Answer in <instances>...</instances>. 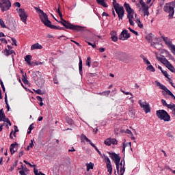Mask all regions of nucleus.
Masks as SVG:
<instances>
[{
    "label": "nucleus",
    "mask_w": 175,
    "mask_h": 175,
    "mask_svg": "<svg viewBox=\"0 0 175 175\" xmlns=\"http://www.w3.org/2000/svg\"><path fill=\"white\" fill-rule=\"evenodd\" d=\"M171 51L173 53V54L175 55V45H172L171 46Z\"/></svg>",
    "instance_id": "obj_52"
},
{
    "label": "nucleus",
    "mask_w": 175,
    "mask_h": 175,
    "mask_svg": "<svg viewBox=\"0 0 175 175\" xmlns=\"http://www.w3.org/2000/svg\"><path fill=\"white\" fill-rule=\"evenodd\" d=\"M110 35L111 36H116L117 35V31H114V30H112L110 33Z\"/></svg>",
    "instance_id": "obj_50"
},
{
    "label": "nucleus",
    "mask_w": 175,
    "mask_h": 175,
    "mask_svg": "<svg viewBox=\"0 0 175 175\" xmlns=\"http://www.w3.org/2000/svg\"><path fill=\"white\" fill-rule=\"evenodd\" d=\"M108 154H109V157L111 159H112V161H114L115 164L116 165L118 175H124V173H125V160H123L124 165H122V160L121 161V157L120 156V154L110 152H109Z\"/></svg>",
    "instance_id": "obj_1"
},
{
    "label": "nucleus",
    "mask_w": 175,
    "mask_h": 175,
    "mask_svg": "<svg viewBox=\"0 0 175 175\" xmlns=\"http://www.w3.org/2000/svg\"><path fill=\"white\" fill-rule=\"evenodd\" d=\"M66 121L68 125L70 126H75V121L72 120L70 118H66Z\"/></svg>",
    "instance_id": "obj_28"
},
{
    "label": "nucleus",
    "mask_w": 175,
    "mask_h": 175,
    "mask_svg": "<svg viewBox=\"0 0 175 175\" xmlns=\"http://www.w3.org/2000/svg\"><path fill=\"white\" fill-rule=\"evenodd\" d=\"M138 1L139 3V4L141 5L142 8H144V7L147 6L144 0H138Z\"/></svg>",
    "instance_id": "obj_45"
},
{
    "label": "nucleus",
    "mask_w": 175,
    "mask_h": 175,
    "mask_svg": "<svg viewBox=\"0 0 175 175\" xmlns=\"http://www.w3.org/2000/svg\"><path fill=\"white\" fill-rule=\"evenodd\" d=\"M128 29H129L130 32H132V33H134L136 36H139V33L135 30H133L132 28L129 27Z\"/></svg>",
    "instance_id": "obj_42"
},
{
    "label": "nucleus",
    "mask_w": 175,
    "mask_h": 175,
    "mask_svg": "<svg viewBox=\"0 0 175 175\" xmlns=\"http://www.w3.org/2000/svg\"><path fill=\"white\" fill-rule=\"evenodd\" d=\"M156 116L161 121H165V122H169L171 120L170 115L169 113L164 109H159L156 111Z\"/></svg>",
    "instance_id": "obj_4"
},
{
    "label": "nucleus",
    "mask_w": 175,
    "mask_h": 175,
    "mask_svg": "<svg viewBox=\"0 0 175 175\" xmlns=\"http://www.w3.org/2000/svg\"><path fill=\"white\" fill-rule=\"evenodd\" d=\"M96 2L98 3V5L103 6V8H108L109 7V5H107V3H106V1H105V0H96Z\"/></svg>",
    "instance_id": "obj_18"
},
{
    "label": "nucleus",
    "mask_w": 175,
    "mask_h": 175,
    "mask_svg": "<svg viewBox=\"0 0 175 175\" xmlns=\"http://www.w3.org/2000/svg\"><path fill=\"white\" fill-rule=\"evenodd\" d=\"M5 125H6V126H8V124H6L5 123H3L0 125V132H2V130L3 129V126H5Z\"/></svg>",
    "instance_id": "obj_53"
},
{
    "label": "nucleus",
    "mask_w": 175,
    "mask_h": 175,
    "mask_svg": "<svg viewBox=\"0 0 175 175\" xmlns=\"http://www.w3.org/2000/svg\"><path fill=\"white\" fill-rule=\"evenodd\" d=\"M22 81L26 85H29V81H28V77H27V74L23 75Z\"/></svg>",
    "instance_id": "obj_27"
},
{
    "label": "nucleus",
    "mask_w": 175,
    "mask_h": 175,
    "mask_svg": "<svg viewBox=\"0 0 175 175\" xmlns=\"http://www.w3.org/2000/svg\"><path fill=\"white\" fill-rule=\"evenodd\" d=\"M137 25H138L139 28H140L141 29H143L144 26H143V24L142 23V22H140V23H137Z\"/></svg>",
    "instance_id": "obj_62"
},
{
    "label": "nucleus",
    "mask_w": 175,
    "mask_h": 175,
    "mask_svg": "<svg viewBox=\"0 0 175 175\" xmlns=\"http://www.w3.org/2000/svg\"><path fill=\"white\" fill-rule=\"evenodd\" d=\"M148 5H145L142 7V11L144 12V16H150V12H148Z\"/></svg>",
    "instance_id": "obj_26"
},
{
    "label": "nucleus",
    "mask_w": 175,
    "mask_h": 175,
    "mask_svg": "<svg viewBox=\"0 0 175 175\" xmlns=\"http://www.w3.org/2000/svg\"><path fill=\"white\" fill-rule=\"evenodd\" d=\"M126 133L131 135L133 134V133H132V131L128 129L126 130Z\"/></svg>",
    "instance_id": "obj_58"
},
{
    "label": "nucleus",
    "mask_w": 175,
    "mask_h": 175,
    "mask_svg": "<svg viewBox=\"0 0 175 175\" xmlns=\"http://www.w3.org/2000/svg\"><path fill=\"white\" fill-rule=\"evenodd\" d=\"M36 99L37 100H39V102H43V98L40 97V96H37Z\"/></svg>",
    "instance_id": "obj_54"
},
{
    "label": "nucleus",
    "mask_w": 175,
    "mask_h": 175,
    "mask_svg": "<svg viewBox=\"0 0 175 175\" xmlns=\"http://www.w3.org/2000/svg\"><path fill=\"white\" fill-rule=\"evenodd\" d=\"M161 73H163V76H165V77H166V79L171 80L170 78H169V74H167V71L161 70Z\"/></svg>",
    "instance_id": "obj_41"
},
{
    "label": "nucleus",
    "mask_w": 175,
    "mask_h": 175,
    "mask_svg": "<svg viewBox=\"0 0 175 175\" xmlns=\"http://www.w3.org/2000/svg\"><path fill=\"white\" fill-rule=\"evenodd\" d=\"M157 85L158 87H160L161 90H163V91H165V92L166 93L169 89H167V88H166V86H165V85H162L161 83H160L159 82H157Z\"/></svg>",
    "instance_id": "obj_25"
},
{
    "label": "nucleus",
    "mask_w": 175,
    "mask_h": 175,
    "mask_svg": "<svg viewBox=\"0 0 175 175\" xmlns=\"http://www.w3.org/2000/svg\"><path fill=\"white\" fill-rule=\"evenodd\" d=\"M146 70H150V72H155V68L150 64L147 66Z\"/></svg>",
    "instance_id": "obj_37"
},
{
    "label": "nucleus",
    "mask_w": 175,
    "mask_h": 175,
    "mask_svg": "<svg viewBox=\"0 0 175 175\" xmlns=\"http://www.w3.org/2000/svg\"><path fill=\"white\" fill-rule=\"evenodd\" d=\"M131 140H133L134 143H136V137H135L133 134H131Z\"/></svg>",
    "instance_id": "obj_57"
},
{
    "label": "nucleus",
    "mask_w": 175,
    "mask_h": 175,
    "mask_svg": "<svg viewBox=\"0 0 175 175\" xmlns=\"http://www.w3.org/2000/svg\"><path fill=\"white\" fill-rule=\"evenodd\" d=\"M81 143H84V142H87V143H91V140L87 137V135L84 134H81Z\"/></svg>",
    "instance_id": "obj_20"
},
{
    "label": "nucleus",
    "mask_w": 175,
    "mask_h": 175,
    "mask_svg": "<svg viewBox=\"0 0 175 175\" xmlns=\"http://www.w3.org/2000/svg\"><path fill=\"white\" fill-rule=\"evenodd\" d=\"M15 6H16V8H21V4L19 2H16L15 3Z\"/></svg>",
    "instance_id": "obj_64"
},
{
    "label": "nucleus",
    "mask_w": 175,
    "mask_h": 175,
    "mask_svg": "<svg viewBox=\"0 0 175 175\" xmlns=\"http://www.w3.org/2000/svg\"><path fill=\"white\" fill-rule=\"evenodd\" d=\"M0 25L1 28H7L8 29H10L6 25H5V22L3 21V19L0 18Z\"/></svg>",
    "instance_id": "obj_34"
},
{
    "label": "nucleus",
    "mask_w": 175,
    "mask_h": 175,
    "mask_svg": "<svg viewBox=\"0 0 175 175\" xmlns=\"http://www.w3.org/2000/svg\"><path fill=\"white\" fill-rule=\"evenodd\" d=\"M34 126H33V123H32L29 126V131H32V130L33 129Z\"/></svg>",
    "instance_id": "obj_60"
},
{
    "label": "nucleus",
    "mask_w": 175,
    "mask_h": 175,
    "mask_svg": "<svg viewBox=\"0 0 175 175\" xmlns=\"http://www.w3.org/2000/svg\"><path fill=\"white\" fill-rule=\"evenodd\" d=\"M86 65H87V66H88L89 68H91V57H88L87 58Z\"/></svg>",
    "instance_id": "obj_40"
},
{
    "label": "nucleus",
    "mask_w": 175,
    "mask_h": 175,
    "mask_svg": "<svg viewBox=\"0 0 175 175\" xmlns=\"http://www.w3.org/2000/svg\"><path fill=\"white\" fill-rule=\"evenodd\" d=\"M12 8V2L10 0H0V8L1 12H7Z\"/></svg>",
    "instance_id": "obj_7"
},
{
    "label": "nucleus",
    "mask_w": 175,
    "mask_h": 175,
    "mask_svg": "<svg viewBox=\"0 0 175 175\" xmlns=\"http://www.w3.org/2000/svg\"><path fill=\"white\" fill-rule=\"evenodd\" d=\"M124 8L126 9V12H127V14L135 13V11H133V9L131 8V5H129V3L125 2L124 4Z\"/></svg>",
    "instance_id": "obj_13"
},
{
    "label": "nucleus",
    "mask_w": 175,
    "mask_h": 175,
    "mask_svg": "<svg viewBox=\"0 0 175 175\" xmlns=\"http://www.w3.org/2000/svg\"><path fill=\"white\" fill-rule=\"evenodd\" d=\"M21 168H18V170L19 171V174L21 175H27V173H25V171L24 170V164H23L22 162H21Z\"/></svg>",
    "instance_id": "obj_24"
},
{
    "label": "nucleus",
    "mask_w": 175,
    "mask_h": 175,
    "mask_svg": "<svg viewBox=\"0 0 175 175\" xmlns=\"http://www.w3.org/2000/svg\"><path fill=\"white\" fill-rule=\"evenodd\" d=\"M49 28H51V29H57L58 31H62V30H64L65 29L62 27H59V26H55L54 25H52L51 23L50 26Z\"/></svg>",
    "instance_id": "obj_22"
},
{
    "label": "nucleus",
    "mask_w": 175,
    "mask_h": 175,
    "mask_svg": "<svg viewBox=\"0 0 175 175\" xmlns=\"http://www.w3.org/2000/svg\"><path fill=\"white\" fill-rule=\"evenodd\" d=\"M98 95H105V96H108L109 95H110V90L100 92L98 93Z\"/></svg>",
    "instance_id": "obj_38"
},
{
    "label": "nucleus",
    "mask_w": 175,
    "mask_h": 175,
    "mask_svg": "<svg viewBox=\"0 0 175 175\" xmlns=\"http://www.w3.org/2000/svg\"><path fill=\"white\" fill-rule=\"evenodd\" d=\"M0 40L3 42V43H5V44H8V40H5V38H0Z\"/></svg>",
    "instance_id": "obj_61"
},
{
    "label": "nucleus",
    "mask_w": 175,
    "mask_h": 175,
    "mask_svg": "<svg viewBox=\"0 0 175 175\" xmlns=\"http://www.w3.org/2000/svg\"><path fill=\"white\" fill-rule=\"evenodd\" d=\"M99 51L100 53H105V51H106V49L103 47L99 48Z\"/></svg>",
    "instance_id": "obj_59"
},
{
    "label": "nucleus",
    "mask_w": 175,
    "mask_h": 175,
    "mask_svg": "<svg viewBox=\"0 0 175 175\" xmlns=\"http://www.w3.org/2000/svg\"><path fill=\"white\" fill-rule=\"evenodd\" d=\"M138 1L139 3V4L141 5L142 8H144V7L147 6L144 0H138Z\"/></svg>",
    "instance_id": "obj_44"
},
{
    "label": "nucleus",
    "mask_w": 175,
    "mask_h": 175,
    "mask_svg": "<svg viewBox=\"0 0 175 175\" xmlns=\"http://www.w3.org/2000/svg\"><path fill=\"white\" fill-rule=\"evenodd\" d=\"M23 155H24V150H21V151L19 152V153H18V158H21V157H23Z\"/></svg>",
    "instance_id": "obj_51"
},
{
    "label": "nucleus",
    "mask_w": 175,
    "mask_h": 175,
    "mask_svg": "<svg viewBox=\"0 0 175 175\" xmlns=\"http://www.w3.org/2000/svg\"><path fill=\"white\" fill-rule=\"evenodd\" d=\"M111 144L117 146V144H118V141L116 138H111Z\"/></svg>",
    "instance_id": "obj_36"
},
{
    "label": "nucleus",
    "mask_w": 175,
    "mask_h": 175,
    "mask_svg": "<svg viewBox=\"0 0 175 175\" xmlns=\"http://www.w3.org/2000/svg\"><path fill=\"white\" fill-rule=\"evenodd\" d=\"M85 42L86 43H88V44L89 46H91L93 49H96V44L95 42H94V44H92V42H90V41H88V38H85Z\"/></svg>",
    "instance_id": "obj_30"
},
{
    "label": "nucleus",
    "mask_w": 175,
    "mask_h": 175,
    "mask_svg": "<svg viewBox=\"0 0 175 175\" xmlns=\"http://www.w3.org/2000/svg\"><path fill=\"white\" fill-rule=\"evenodd\" d=\"M105 161L106 163L107 170L108 172V175L113 174V166L111 165V161L107 156H104Z\"/></svg>",
    "instance_id": "obj_10"
},
{
    "label": "nucleus",
    "mask_w": 175,
    "mask_h": 175,
    "mask_svg": "<svg viewBox=\"0 0 175 175\" xmlns=\"http://www.w3.org/2000/svg\"><path fill=\"white\" fill-rule=\"evenodd\" d=\"M104 144H105V146H111V138H107L105 140L104 142Z\"/></svg>",
    "instance_id": "obj_33"
},
{
    "label": "nucleus",
    "mask_w": 175,
    "mask_h": 175,
    "mask_svg": "<svg viewBox=\"0 0 175 175\" xmlns=\"http://www.w3.org/2000/svg\"><path fill=\"white\" fill-rule=\"evenodd\" d=\"M146 39L148 40V42H152V33H150L146 36Z\"/></svg>",
    "instance_id": "obj_35"
},
{
    "label": "nucleus",
    "mask_w": 175,
    "mask_h": 175,
    "mask_svg": "<svg viewBox=\"0 0 175 175\" xmlns=\"http://www.w3.org/2000/svg\"><path fill=\"white\" fill-rule=\"evenodd\" d=\"M24 163H25L26 165H29V166H31V167H35V165H32L31 164V163L27 161L26 160L23 161Z\"/></svg>",
    "instance_id": "obj_48"
},
{
    "label": "nucleus",
    "mask_w": 175,
    "mask_h": 175,
    "mask_svg": "<svg viewBox=\"0 0 175 175\" xmlns=\"http://www.w3.org/2000/svg\"><path fill=\"white\" fill-rule=\"evenodd\" d=\"M113 9L118 14L119 21L122 20V18H124V14H125V10H124V7L118 3L113 5Z\"/></svg>",
    "instance_id": "obj_6"
},
{
    "label": "nucleus",
    "mask_w": 175,
    "mask_h": 175,
    "mask_svg": "<svg viewBox=\"0 0 175 175\" xmlns=\"http://www.w3.org/2000/svg\"><path fill=\"white\" fill-rule=\"evenodd\" d=\"M161 103L163 106H165V107H167V109H170V110H173V107H175V104L173 103H171L170 104H167L166 103V100L164 99L161 100Z\"/></svg>",
    "instance_id": "obj_12"
},
{
    "label": "nucleus",
    "mask_w": 175,
    "mask_h": 175,
    "mask_svg": "<svg viewBox=\"0 0 175 175\" xmlns=\"http://www.w3.org/2000/svg\"><path fill=\"white\" fill-rule=\"evenodd\" d=\"M32 59V56L31 55H27L25 57V61H26L27 65L29 66H32L33 63H31V60Z\"/></svg>",
    "instance_id": "obj_16"
},
{
    "label": "nucleus",
    "mask_w": 175,
    "mask_h": 175,
    "mask_svg": "<svg viewBox=\"0 0 175 175\" xmlns=\"http://www.w3.org/2000/svg\"><path fill=\"white\" fill-rule=\"evenodd\" d=\"M87 172L92 170L94 169V163L90 162V163L86 164Z\"/></svg>",
    "instance_id": "obj_31"
},
{
    "label": "nucleus",
    "mask_w": 175,
    "mask_h": 175,
    "mask_svg": "<svg viewBox=\"0 0 175 175\" xmlns=\"http://www.w3.org/2000/svg\"><path fill=\"white\" fill-rule=\"evenodd\" d=\"M163 40L165 42V44L167 45L168 47L172 48V46H173L172 44V40H170L169 38L167 37H163Z\"/></svg>",
    "instance_id": "obj_17"
},
{
    "label": "nucleus",
    "mask_w": 175,
    "mask_h": 175,
    "mask_svg": "<svg viewBox=\"0 0 175 175\" xmlns=\"http://www.w3.org/2000/svg\"><path fill=\"white\" fill-rule=\"evenodd\" d=\"M79 70L81 76H83V60L81 59V57H79Z\"/></svg>",
    "instance_id": "obj_21"
},
{
    "label": "nucleus",
    "mask_w": 175,
    "mask_h": 175,
    "mask_svg": "<svg viewBox=\"0 0 175 175\" xmlns=\"http://www.w3.org/2000/svg\"><path fill=\"white\" fill-rule=\"evenodd\" d=\"M57 13L59 14L62 21H64V18L62 17V12H61V6L58 4V8L56 10Z\"/></svg>",
    "instance_id": "obj_32"
},
{
    "label": "nucleus",
    "mask_w": 175,
    "mask_h": 175,
    "mask_svg": "<svg viewBox=\"0 0 175 175\" xmlns=\"http://www.w3.org/2000/svg\"><path fill=\"white\" fill-rule=\"evenodd\" d=\"M94 149L96 150V151L98 152V154H99V155L102 157V152L100 151L99 149H98V147H95Z\"/></svg>",
    "instance_id": "obj_55"
},
{
    "label": "nucleus",
    "mask_w": 175,
    "mask_h": 175,
    "mask_svg": "<svg viewBox=\"0 0 175 175\" xmlns=\"http://www.w3.org/2000/svg\"><path fill=\"white\" fill-rule=\"evenodd\" d=\"M140 107L144 110L146 114L147 113H151V107H150V104L147 103V102H142V100H139L138 101Z\"/></svg>",
    "instance_id": "obj_9"
},
{
    "label": "nucleus",
    "mask_w": 175,
    "mask_h": 175,
    "mask_svg": "<svg viewBox=\"0 0 175 175\" xmlns=\"http://www.w3.org/2000/svg\"><path fill=\"white\" fill-rule=\"evenodd\" d=\"M111 39L112 42H117L118 40V36H117V34H116V36H111Z\"/></svg>",
    "instance_id": "obj_46"
},
{
    "label": "nucleus",
    "mask_w": 175,
    "mask_h": 175,
    "mask_svg": "<svg viewBox=\"0 0 175 175\" xmlns=\"http://www.w3.org/2000/svg\"><path fill=\"white\" fill-rule=\"evenodd\" d=\"M59 23L66 29H72V31H75V32H83V31H84V27L73 25L72 23H69L66 20H63V21H60Z\"/></svg>",
    "instance_id": "obj_2"
},
{
    "label": "nucleus",
    "mask_w": 175,
    "mask_h": 175,
    "mask_svg": "<svg viewBox=\"0 0 175 175\" xmlns=\"http://www.w3.org/2000/svg\"><path fill=\"white\" fill-rule=\"evenodd\" d=\"M16 55V52L14 51V50L10 51V55Z\"/></svg>",
    "instance_id": "obj_63"
},
{
    "label": "nucleus",
    "mask_w": 175,
    "mask_h": 175,
    "mask_svg": "<svg viewBox=\"0 0 175 175\" xmlns=\"http://www.w3.org/2000/svg\"><path fill=\"white\" fill-rule=\"evenodd\" d=\"M131 38V33H128V30H123L119 36L120 40H128Z\"/></svg>",
    "instance_id": "obj_11"
},
{
    "label": "nucleus",
    "mask_w": 175,
    "mask_h": 175,
    "mask_svg": "<svg viewBox=\"0 0 175 175\" xmlns=\"http://www.w3.org/2000/svg\"><path fill=\"white\" fill-rule=\"evenodd\" d=\"M122 152H125V148H126V145L125 144V142L122 144Z\"/></svg>",
    "instance_id": "obj_56"
},
{
    "label": "nucleus",
    "mask_w": 175,
    "mask_h": 175,
    "mask_svg": "<svg viewBox=\"0 0 175 175\" xmlns=\"http://www.w3.org/2000/svg\"><path fill=\"white\" fill-rule=\"evenodd\" d=\"M175 0L174 1L167 3L164 5L163 11L168 14L169 20H172L174 16Z\"/></svg>",
    "instance_id": "obj_3"
},
{
    "label": "nucleus",
    "mask_w": 175,
    "mask_h": 175,
    "mask_svg": "<svg viewBox=\"0 0 175 175\" xmlns=\"http://www.w3.org/2000/svg\"><path fill=\"white\" fill-rule=\"evenodd\" d=\"M121 92L124 94L125 95H131V96H133V94L131 92H125L124 90H122V89L121 90Z\"/></svg>",
    "instance_id": "obj_47"
},
{
    "label": "nucleus",
    "mask_w": 175,
    "mask_h": 175,
    "mask_svg": "<svg viewBox=\"0 0 175 175\" xmlns=\"http://www.w3.org/2000/svg\"><path fill=\"white\" fill-rule=\"evenodd\" d=\"M133 14H135V13L127 14V18L129 19L130 25H131L132 27H135V22H133Z\"/></svg>",
    "instance_id": "obj_14"
},
{
    "label": "nucleus",
    "mask_w": 175,
    "mask_h": 175,
    "mask_svg": "<svg viewBox=\"0 0 175 175\" xmlns=\"http://www.w3.org/2000/svg\"><path fill=\"white\" fill-rule=\"evenodd\" d=\"M33 91H35L38 94V95H43L44 94V92L40 89H38L36 90H33Z\"/></svg>",
    "instance_id": "obj_43"
},
{
    "label": "nucleus",
    "mask_w": 175,
    "mask_h": 175,
    "mask_svg": "<svg viewBox=\"0 0 175 175\" xmlns=\"http://www.w3.org/2000/svg\"><path fill=\"white\" fill-rule=\"evenodd\" d=\"M38 12L40 13V19L42 23L45 25V27L49 28V26L51 25V21L49 20V16H47V14L44 13V12L40 9H38Z\"/></svg>",
    "instance_id": "obj_5"
},
{
    "label": "nucleus",
    "mask_w": 175,
    "mask_h": 175,
    "mask_svg": "<svg viewBox=\"0 0 175 175\" xmlns=\"http://www.w3.org/2000/svg\"><path fill=\"white\" fill-rule=\"evenodd\" d=\"M3 54L5 55V57H9L10 55V51L8 49H5L2 51Z\"/></svg>",
    "instance_id": "obj_39"
},
{
    "label": "nucleus",
    "mask_w": 175,
    "mask_h": 175,
    "mask_svg": "<svg viewBox=\"0 0 175 175\" xmlns=\"http://www.w3.org/2000/svg\"><path fill=\"white\" fill-rule=\"evenodd\" d=\"M6 118V116L5 115V112L3 111V109H0V122L1 121H5Z\"/></svg>",
    "instance_id": "obj_23"
},
{
    "label": "nucleus",
    "mask_w": 175,
    "mask_h": 175,
    "mask_svg": "<svg viewBox=\"0 0 175 175\" xmlns=\"http://www.w3.org/2000/svg\"><path fill=\"white\" fill-rule=\"evenodd\" d=\"M18 11V14H19V17L23 23L27 24V18H28V14L25 12V10L24 8H19L16 10Z\"/></svg>",
    "instance_id": "obj_8"
},
{
    "label": "nucleus",
    "mask_w": 175,
    "mask_h": 175,
    "mask_svg": "<svg viewBox=\"0 0 175 175\" xmlns=\"http://www.w3.org/2000/svg\"><path fill=\"white\" fill-rule=\"evenodd\" d=\"M11 40L12 42V46H17V40L14 38H11Z\"/></svg>",
    "instance_id": "obj_49"
},
{
    "label": "nucleus",
    "mask_w": 175,
    "mask_h": 175,
    "mask_svg": "<svg viewBox=\"0 0 175 175\" xmlns=\"http://www.w3.org/2000/svg\"><path fill=\"white\" fill-rule=\"evenodd\" d=\"M5 103L6 105V109H8V111L10 110V106L9 105V103L8 101V93H5Z\"/></svg>",
    "instance_id": "obj_29"
},
{
    "label": "nucleus",
    "mask_w": 175,
    "mask_h": 175,
    "mask_svg": "<svg viewBox=\"0 0 175 175\" xmlns=\"http://www.w3.org/2000/svg\"><path fill=\"white\" fill-rule=\"evenodd\" d=\"M42 49H43V46H42L39 43L33 44L31 46V50H42Z\"/></svg>",
    "instance_id": "obj_15"
},
{
    "label": "nucleus",
    "mask_w": 175,
    "mask_h": 175,
    "mask_svg": "<svg viewBox=\"0 0 175 175\" xmlns=\"http://www.w3.org/2000/svg\"><path fill=\"white\" fill-rule=\"evenodd\" d=\"M16 146H18V144H17V142L12 144L10 146V151L12 155H13V154L16 152V150H14V148H16Z\"/></svg>",
    "instance_id": "obj_19"
}]
</instances>
